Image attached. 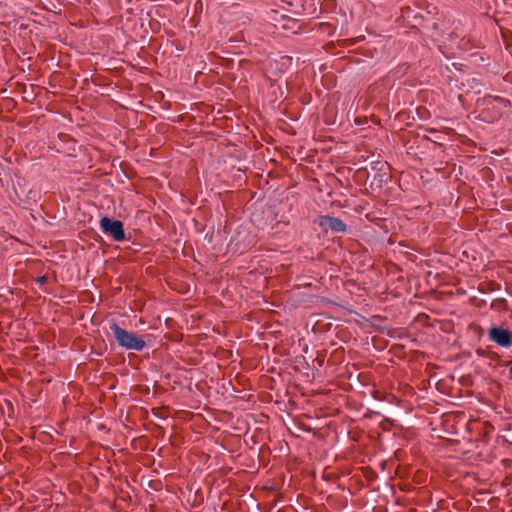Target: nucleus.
Returning <instances> with one entry per match:
<instances>
[{"label":"nucleus","mask_w":512,"mask_h":512,"mask_svg":"<svg viewBox=\"0 0 512 512\" xmlns=\"http://www.w3.org/2000/svg\"><path fill=\"white\" fill-rule=\"evenodd\" d=\"M317 224L325 232L332 231L334 233H340L346 231L347 228L346 224L341 219L328 215L319 216L317 218Z\"/></svg>","instance_id":"nucleus-4"},{"label":"nucleus","mask_w":512,"mask_h":512,"mask_svg":"<svg viewBox=\"0 0 512 512\" xmlns=\"http://www.w3.org/2000/svg\"><path fill=\"white\" fill-rule=\"evenodd\" d=\"M489 339L497 345L509 348L512 346V332L502 327H491L488 332Z\"/></svg>","instance_id":"nucleus-3"},{"label":"nucleus","mask_w":512,"mask_h":512,"mask_svg":"<svg viewBox=\"0 0 512 512\" xmlns=\"http://www.w3.org/2000/svg\"><path fill=\"white\" fill-rule=\"evenodd\" d=\"M510 372H511V374H512V367L510 368Z\"/></svg>","instance_id":"nucleus-5"},{"label":"nucleus","mask_w":512,"mask_h":512,"mask_svg":"<svg viewBox=\"0 0 512 512\" xmlns=\"http://www.w3.org/2000/svg\"><path fill=\"white\" fill-rule=\"evenodd\" d=\"M100 228L104 234L110 235L115 241L120 242L125 239L123 223L120 220L103 217L100 220Z\"/></svg>","instance_id":"nucleus-2"},{"label":"nucleus","mask_w":512,"mask_h":512,"mask_svg":"<svg viewBox=\"0 0 512 512\" xmlns=\"http://www.w3.org/2000/svg\"><path fill=\"white\" fill-rule=\"evenodd\" d=\"M110 330L118 345L122 348L141 351L146 345V342L142 337L119 327L115 322L110 324Z\"/></svg>","instance_id":"nucleus-1"}]
</instances>
